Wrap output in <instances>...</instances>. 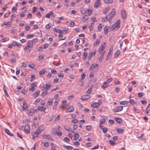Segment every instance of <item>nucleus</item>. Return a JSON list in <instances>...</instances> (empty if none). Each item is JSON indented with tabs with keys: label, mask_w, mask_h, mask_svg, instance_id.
<instances>
[{
	"label": "nucleus",
	"mask_w": 150,
	"mask_h": 150,
	"mask_svg": "<svg viewBox=\"0 0 150 150\" xmlns=\"http://www.w3.org/2000/svg\"><path fill=\"white\" fill-rule=\"evenodd\" d=\"M45 129V127L43 125L40 126L38 128L37 130L34 132H33L31 133V135L33 136V139H34L35 138L37 137L42 132L44 131Z\"/></svg>",
	"instance_id": "1"
},
{
	"label": "nucleus",
	"mask_w": 150,
	"mask_h": 150,
	"mask_svg": "<svg viewBox=\"0 0 150 150\" xmlns=\"http://www.w3.org/2000/svg\"><path fill=\"white\" fill-rule=\"evenodd\" d=\"M120 20L117 19L116 22L113 24L111 27L112 30H114L115 29H118L120 27Z\"/></svg>",
	"instance_id": "2"
},
{
	"label": "nucleus",
	"mask_w": 150,
	"mask_h": 150,
	"mask_svg": "<svg viewBox=\"0 0 150 150\" xmlns=\"http://www.w3.org/2000/svg\"><path fill=\"white\" fill-rule=\"evenodd\" d=\"M102 101L100 100H98V103L94 102L91 105V106L93 108H98L101 104Z\"/></svg>",
	"instance_id": "3"
},
{
	"label": "nucleus",
	"mask_w": 150,
	"mask_h": 150,
	"mask_svg": "<svg viewBox=\"0 0 150 150\" xmlns=\"http://www.w3.org/2000/svg\"><path fill=\"white\" fill-rule=\"evenodd\" d=\"M115 10L114 8H113V9H112L110 12V17L109 19L108 20V21L110 22V21L111 20L112 18L113 17L115 16Z\"/></svg>",
	"instance_id": "4"
},
{
	"label": "nucleus",
	"mask_w": 150,
	"mask_h": 150,
	"mask_svg": "<svg viewBox=\"0 0 150 150\" xmlns=\"http://www.w3.org/2000/svg\"><path fill=\"white\" fill-rule=\"evenodd\" d=\"M25 132L27 134H28L30 132V128L29 125L28 124H26L24 128Z\"/></svg>",
	"instance_id": "5"
},
{
	"label": "nucleus",
	"mask_w": 150,
	"mask_h": 150,
	"mask_svg": "<svg viewBox=\"0 0 150 150\" xmlns=\"http://www.w3.org/2000/svg\"><path fill=\"white\" fill-rule=\"evenodd\" d=\"M123 110V107L122 106H120L114 108L113 111L115 112H119Z\"/></svg>",
	"instance_id": "6"
},
{
	"label": "nucleus",
	"mask_w": 150,
	"mask_h": 150,
	"mask_svg": "<svg viewBox=\"0 0 150 150\" xmlns=\"http://www.w3.org/2000/svg\"><path fill=\"white\" fill-rule=\"evenodd\" d=\"M42 137L43 139H47L49 140H53L51 136L49 134H44L42 136Z\"/></svg>",
	"instance_id": "7"
},
{
	"label": "nucleus",
	"mask_w": 150,
	"mask_h": 150,
	"mask_svg": "<svg viewBox=\"0 0 150 150\" xmlns=\"http://www.w3.org/2000/svg\"><path fill=\"white\" fill-rule=\"evenodd\" d=\"M104 45H102L101 46L99 47L98 52L100 53H101L102 51L104 50L105 48V43H104Z\"/></svg>",
	"instance_id": "8"
},
{
	"label": "nucleus",
	"mask_w": 150,
	"mask_h": 150,
	"mask_svg": "<svg viewBox=\"0 0 150 150\" xmlns=\"http://www.w3.org/2000/svg\"><path fill=\"white\" fill-rule=\"evenodd\" d=\"M27 46L31 48H32L33 47V44L32 41L30 40H28L27 41Z\"/></svg>",
	"instance_id": "9"
},
{
	"label": "nucleus",
	"mask_w": 150,
	"mask_h": 150,
	"mask_svg": "<svg viewBox=\"0 0 150 150\" xmlns=\"http://www.w3.org/2000/svg\"><path fill=\"white\" fill-rule=\"evenodd\" d=\"M90 97L91 96L89 95H84L81 97V99L83 100H86L89 99Z\"/></svg>",
	"instance_id": "10"
},
{
	"label": "nucleus",
	"mask_w": 150,
	"mask_h": 150,
	"mask_svg": "<svg viewBox=\"0 0 150 150\" xmlns=\"http://www.w3.org/2000/svg\"><path fill=\"white\" fill-rule=\"evenodd\" d=\"M100 5V0H96L94 3V6L95 8H97Z\"/></svg>",
	"instance_id": "11"
},
{
	"label": "nucleus",
	"mask_w": 150,
	"mask_h": 150,
	"mask_svg": "<svg viewBox=\"0 0 150 150\" xmlns=\"http://www.w3.org/2000/svg\"><path fill=\"white\" fill-rule=\"evenodd\" d=\"M23 110H26L28 108V105L26 103L25 101H24L23 102Z\"/></svg>",
	"instance_id": "12"
},
{
	"label": "nucleus",
	"mask_w": 150,
	"mask_h": 150,
	"mask_svg": "<svg viewBox=\"0 0 150 150\" xmlns=\"http://www.w3.org/2000/svg\"><path fill=\"white\" fill-rule=\"evenodd\" d=\"M98 65L97 64H92L90 66L89 68V70H92L93 69L95 68H98Z\"/></svg>",
	"instance_id": "13"
},
{
	"label": "nucleus",
	"mask_w": 150,
	"mask_h": 150,
	"mask_svg": "<svg viewBox=\"0 0 150 150\" xmlns=\"http://www.w3.org/2000/svg\"><path fill=\"white\" fill-rule=\"evenodd\" d=\"M11 25V22L10 21L8 22H3V23L2 24V26H3L4 25H6L7 27H10Z\"/></svg>",
	"instance_id": "14"
},
{
	"label": "nucleus",
	"mask_w": 150,
	"mask_h": 150,
	"mask_svg": "<svg viewBox=\"0 0 150 150\" xmlns=\"http://www.w3.org/2000/svg\"><path fill=\"white\" fill-rule=\"evenodd\" d=\"M105 54V52H103L100 54V57H99V61L101 62L103 59V58Z\"/></svg>",
	"instance_id": "15"
},
{
	"label": "nucleus",
	"mask_w": 150,
	"mask_h": 150,
	"mask_svg": "<svg viewBox=\"0 0 150 150\" xmlns=\"http://www.w3.org/2000/svg\"><path fill=\"white\" fill-rule=\"evenodd\" d=\"M74 110V108L72 107H70L67 110L66 112L67 113L70 112H72Z\"/></svg>",
	"instance_id": "16"
},
{
	"label": "nucleus",
	"mask_w": 150,
	"mask_h": 150,
	"mask_svg": "<svg viewBox=\"0 0 150 150\" xmlns=\"http://www.w3.org/2000/svg\"><path fill=\"white\" fill-rule=\"evenodd\" d=\"M121 15L122 17L123 18H125L126 17V15L125 11L124 10H122L121 11Z\"/></svg>",
	"instance_id": "17"
},
{
	"label": "nucleus",
	"mask_w": 150,
	"mask_h": 150,
	"mask_svg": "<svg viewBox=\"0 0 150 150\" xmlns=\"http://www.w3.org/2000/svg\"><path fill=\"white\" fill-rule=\"evenodd\" d=\"M36 110L33 109H31L29 113V115L30 116L33 115L34 113L35 112Z\"/></svg>",
	"instance_id": "18"
},
{
	"label": "nucleus",
	"mask_w": 150,
	"mask_h": 150,
	"mask_svg": "<svg viewBox=\"0 0 150 150\" xmlns=\"http://www.w3.org/2000/svg\"><path fill=\"white\" fill-rule=\"evenodd\" d=\"M109 27L108 26H105L104 28V33L105 35H107L108 33Z\"/></svg>",
	"instance_id": "19"
},
{
	"label": "nucleus",
	"mask_w": 150,
	"mask_h": 150,
	"mask_svg": "<svg viewBox=\"0 0 150 150\" xmlns=\"http://www.w3.org/2000/svg\"><path fill=\"white\" fill-rule=\"evenodd\" d=\"M79 137V135L78 133H75L74 135V139L75 140H76Z\"/></svg>",
	"instance_id": "20"
},
{
	"label": "nucleus",
	"mask_w": 150,
	"mask_h": 150,
	"mask_svg": "<svg viewBox=\"0 0 150 150\" xmlns=\"http://www.w3.org/2000/svg\"><path fill=\"white\" fill-rule=\"evenodd\" d=\"M108 84L106 83V82H105L103 85L101 86V87L102 88L105 89L108 87Z\"/></svg>",
	"instance_id": "21"
},
{
	"label": "nucleus",
	"mask_w": 150,
	"mask_h": 150,
	"mask_svg": "<svg viewBox=\"0 0 150 150\" xmlns=\"http://www.w3.org/2000/svg\"><path fill=\"white\" fill-rule=\"evenodd\" d=\"M38 109L40 111H44L46 109V108L42 106H39L38 107Z\"/></svg>",
	"instance_id": "22"
},
{
	"label": "nucleus",
	"mask_w": 150,
	"mask_h": 150,
	"mask_svg": "<svg viewBox=\"0 0 150 150\" xmlns=\"http://www.w3.org/2000/svg\"><path fill=\"white\" fill-rule=\"evenodd\" d=\"M120 53V52L119 50H117L115 52L114 54V57H117Z\"/></svg>",
	"instance_id": "23"
},
{
	"label": "nucleus",
	"mask_w": 150,
	"mask_h": 150,
	"mask_svg": "<svg viewBox=\"0 0 150 150\" xmlns=\"http://www.w3.org/2000/svg\"><path fill=\"white\" fill-rule=\"evenodd\" d=\"M52 99H50L47 101V104L51 106L52 104Z\"/></svg>",
	"instance_id": "24"
},
{
	"label": "nucleus",
	"mask_w": 150,
	"mask_h": 150,
	"mask_svg": "<svg viewBox=\"0 0 150 150\" xmlns=\"http://www.w3.org/2000/svg\"><path fill=\"white\" fill-rule=\"evenodd\" d=\"M63 147L65 149L69 150H71L73 149V147L69 146L64 145L63 146Z\"/></svg>",
	"instance_id": "25"
},
{
	"label": "nucleus",
	"mask_w": 150,
	"mask_h": 150,
	"mask_svg": "<svg viewBox=\"0 0 150 150\" xmlns=\"http://www.w3.org/2000/svg\"><path fill=\"white\" fill-rule=\"evenodd\" d=\"M5 132L7 134H8V135H10V136H12L13 135V134H12L11 132H10L9 130L8 129H5L4 130Z\"/></svg>",
	"instance_id": "26"
},
{
	"label": "nucleus",
	"mask_w": 150,
	"mask_h": 150,
	"mask_svg": "<svg viewBox=\"0 0 150 150\" xmlns=\"http://www.w3.org/2000/svg\"><path fill=\"white\" fill-rule=\"evenodd\" d=\"M110 10V8L108 7H106L104 10L103 13L104 14H106L108 13Z\"/></svg>",
	"instance_id": "27"
},
{
	"label": "nucleus",
	"mask_w": 150,
	"mask_h": 150,
	"mask_svg": "<svg viewBox=\"0 0 150 150\" xmlns=\"http://www.w3.org/2000/svg\"><path fill=\"white\" fill-rule=\"evenodd\" d=\"M128 102L126 101H121L120 102V104L122 105H125L128 104Z\"/></svg>",
	"instance_id": "28"
},
{
	"label": "nucleus",
	"mask_w": 150,
	"mask_h": 150,
	"mask_svg": "<svg viewBox=\"0 0 150 150\" xmlns=\"http://www.w3.org/2000/svg\"><path fill=\"white\" fill-rule=\"evenodd\" d=\"M42 90L44 91L47 92L48 91V89L45 87V84H43L42 87Z\"/></svg>",
	"instance_id": "29"
},
{
	"label": "nucleus",
	"mask_w": 150,
	"mask_h": 150,
	"mask_svg": "<svg viewBox=\"0 0 150 150\" xmlns=\"http://www.w3.org/2000/svg\"><path fill=\"white\" fill-rule=\"evenodd\" d=\"M45 87L48 89L49 88L50 86H51V84L50 83H47L45 85Z\"/></svg>",
	"instance_id": "30"
},
{
	"label": "nucleus",
	"mask_w": 150,
	"mask_h": 150,
	"mask_svg": "<svg viewBox=\"0 0 150 150\" xmlns=\"http://www.w3.org/2000/svg\"><path fill=\"white\" fill-rule=\"evenodd\" d=\"M93 55V53L92 52H90L89 54V55L88 57V60H90L92 58Z\"/></svg>",
	"instance_id": "31"
},
{
	"label": "nucleus",
	"mask_w": 150,
	"mask_h": 150,
	"mask_svg": "<svg viewBox=\"0 0 150 150\" xmlns=\"http://www.w3.org/2000/svg\"><path fill=\"white\" fill-rule=\"evenodd\" d=\"M107 4H110L113 2V0H103Z\"/></svg>",
	"instance_id": "32"
},
{
	"label": "nucleus",
	"mask_w": 150,
	"mask_h": 150,
	"mask_svg": "<svg viewBox=\"0 0 150 150\" xmlns=\"http://www.w3.org/2000/svg\"><path fill=\"white\" fill-rule=\"evenodd\" d=\"M57 129L56 128H52V132L54 135L56 134V133L57 132Z\"/></svg>",
	"instance_id": "33"
},
{
	"label": "nucleus",
	"mask_w": 150,
	"mask_h": 150,
	"mask_svg": "<svg viewBox=\"0 0 150 150\" xmlns=\"http://www.w3.org/2000/svg\"><path fill=\"white\" fill-rule=\"evenodd\" d=\"M116 131L119 133H122V132L123 130L121 128H117L116 129Z\"/></svg>",
	"instance_id": "34"
},
{
	"label": "nucleus",
	"mask_w": 150,
	"mask_h": 150,
	"mask_svg": "<svg viewBox=\"0 0 150 150\" xmlns=\"http://www.w3.org/2000/svg\"><path fill=\"white\" fill-rule=\"evenodd\" d=\"M46 72V70L45 69H42L39 72V75H41L44 74Z\"/></svg>",
	"instance_id": "35"
},
{
	"label": "nucleus",
	"mask_w": 150,
	"mask_h": 150,
	"mask_svg": "<svg viewBox=\"0 0 150 150\" xmlns=\"http://www.w3.org/2000/svg\"><path fill=\"white\" fill-rule=\"evenodd\" d=\"M100 40H99L98 39H97L96 41L93 44L94 46H96L97 45L99 44L100 43Z\"/></svg>",
	"instance_id": "36"
},
{
	"label": "nucleus",
	"mask_w": 150,
	"mask_h": 150,
	"mask_svg": "<svg viewBox=\"0 0 150 150\" xmlns=\"http://www.w3.org/2000/svg\"><path fill=\"white\" fill-rule=\"evenodd\" d=\"M87 55V53L86 52H84L83 53V59L85 60L86 59V57Z\"/></svg>",
	"instance_id": "37"
},
{
	"label": "nucleus",
	"mask_w": 150,
	"mask_h": 150,
	"mask_svg": "<svg viewBox=\"0 0 150 150\" xmlns=\"http://www.w3.org/2000/svg\"><path fill=\"white\" fill-rule=\"evenodd\" d=\"M115 120L116 122L118 123H120L122 122V120L120 118H116Z\"/></svg>",
	"instance_id": "38"
},
{
	"label": "nucleus",
	"mask_w": 150,
	"mask_h": 150,
	"mask_svg": "<svg viewBox=\"0 0 150 150\" xmlns=\"http://www.w3.org/2000/svg\"><path fill=\"white\" fill-rule=\"evenodd\" d=\"M64 141L68 143L70 142V140L67 137H65L64 139Z\"/></svg>",
	"instance_id": "39"
},
{
	"label": "nucleus",
	"mask_w": 150,
	"mask_h": 150,
	"mask_svg": "<svg viewBox=\"0 0 150 150\" xmlns=\"http://www.w3.org/2000/svg\"><path fill=\"white\" fill-rule=\"evenodd\" d=\"M52 25L50 23L47 24L45 26V28L47 29H49L51 27Z\"/></svg>",
	"instance_id": "40"
},
{
	"label": "nucleus",
	"mask_w": 150,
	"mask_h": 150,
	"mask_svg": "<svg viewBox=\"0 0 150 150\" xmlns=\"http://www.w3.org/2000/svg\"><path fill=\"white\" fill-rule=\"evenodd\" d=\"M28 67L32 69L35 68V66L33 64H30L28 65Z\"/></svg>",
	"instance_id": "41"
},
{
	"label": "nucleus",
	"mask_w": 150,
	"mask_h": 150,
	"mask_svg": "<svg viewBox=\"0 0 150 150\" xmlns=\"http://www.w3.org/2000/svg\"><path fill=\"white\" fill-rule=\"evenodd\" d=\"M92 89L91 88H90L88 89L86 93L87 94H90L92 93Z\"/></svg>",
	"instance_id": "42"
},
{
	"label": "nucleus",
	"mask_w": 150,
	"mask_h": 150,
	"mask_svg": "<svg viewBox=\"0 0 150 150\" xmlns=\"http://www.w3.org/2000/svg\"><path fill=\"white\" fill-rule=\"evenodd\" d=\"M34 35L33 34H30L28 35H27L26 36V38H33L34 37Z\"/></svg>",
	"instance_id": "43"
},
{
	"label": "nucleus",
	"mask_w": 150,
	"mask_h": 150,
	"mask_svg": "<svg viewBox=\"0 0 150 150\" xmlns=\"http://www.w3.org/2000/svg\"><path fill=\"white\" fill-rule=\"evenodd\" d=\"M40 93V91H37L36 92H35V93H34V96L35 97H37L39 94Z\"/></svg>",
	"instance_id": "44"
},
{
	"label": "nucleus",
	"mask_w": 150,
	"mask_h": 150,
	"mask_svg": "<svg viewBox=\"0 0 150 150\" xmlns=\"http://www.w3.org/2000/svg\"><path fill=\"white\" fill-rule=\"evenodd\" d=\"M86 74L85 73H83L81 74V79L82 80H83L85 78Z\"/></svg>",
	"instance_id": "45"
},
{
	"label": "nucleus",
	"mask_w": 150,
	"mask_h": 150,
	"mask_svg": "<svg viewBox=\"0 0 150 150\" xmlns=\"http://www.w3.org/2000/svg\"><path fill=\"white\" fill-rule=\"evenodd\" d=\"M56 134H57L59 137H60L62 135V133L61 132L59 131L58 132H57Z\"/></svg>",
	"instance_id": "46"
},
{
	"label": "nucleus",
	"mask_w": 150,
	"mask_h": 150,
	"mask_svg": "<svg viewBox=\"0 0 150 150\" xmlns=\"http://www.w3.org/2000/svg\"><path fill=\"white\" fill-rule=\"evenodd\" d=\"M89 18V17L88 16H85L82 18V19H83L84 21L88 20Z\"/></svg>",
	"instance_id": "47"
},
{
	"label": "nucleus",
	"mask_w": 150,
	"mask_h": 150,
	"mask_svg": "<svg viewBox=\"0 0 150 150\" xmlns=\"http://www.w3.org/2000/svg\"><path fill=\"white\" fill-rule=\"evenodd\" d=\"M130 104L133 105L135 103L134 102V100L133 99H130L129 100V102H128Z\"/></svg>",
	"instance_id": "48"
},
{
	"label": "nucleus",
	"mask_w": 150,
	"mask_h": 150,
	"mask_svg": "<svg viewBox=\"0 0 150 150\" xmlns=\"http://www.w3.org/2000/svg\"><path fill=\"white\" fill-rule=\"evenodd\" d=\"M98 29L99 31H100L102 29V27L100 23L98 25Z\"/></svg>",
	"instance_id": "49"
},
{
	"label": "nucleus",
	"mask_w": 150,
	"mask_h": 150,
	"mask_svg": "<svg viewBox=\"0 0 150 150\" xmlns=\"http://www.w3.org/2000/svg\"><path fill=\"white\" fill-rule=\"evenodd\" d=\"M30 28V27L29 26H26L25 28V30L26 31L29 30Z\"/></svg>",
	"instance_id": "50"
},
{
	"label": "nucleus",
	"mask_w": 150,
	"mask_h": 150,
	"mask_svg": "<svg viewBox=\"0 0 150 150\" xmlns=\"http://www.w3.org/2000/svg\"><path fill=\"white\" fill-rule=\"evenodd\" d=\"M94 73L93 71H91L89 74V77L90 78L93 77H94Z\"/></svg>",
	"instance_id": "51"
},
{
	"label": "nucleus",
	"mask_w": 150,
	"mask_h": 150,
	"mask_svg": "<svg viewBox=\"0 0 150 150\" xmlns=\"http://www.w3.org/2000/svg\"><path fill=\"white\" fill-rule=\"evenodd\" d=\"M112 78L108 79L105 82H106V83L108 84V83L112 81Z\"/></svg>",
	"instance_id": "52"
},
{
	"label": "nucleus",
	"mask_w": 150,
	"mask_h": 150,
	"mask_svg": "<svg viewBox=\"0 0 150 150\" xmlns=\"http://www.w3.org/2000/svg\"><path fill=\"white\" fill-rule=\"evenodd\" d=\"M71 122L72 123H76L78 122V120L76 119H74L71 120Z\"/></svg>",
	"instance_id": "53"
},
{
	"label": "nucleus",
	"mask_w": 150,
	"mask_h": 150,
	"mask_svg": "<svg viewBox=\"0 0 150 150\" xmlns=\"http://www.w3.org/2000/svg\"><path fill=\"white\" fill-rule=\"evenodd\" d=\"M105 122V120L104 118H102L100 119V123L102 124L104 123Z\"/></svg>",
	"instance_id": "54"
},
{
	"label": "nucleus",
	"mask_w": 150,
	"mask_h": 150,
	"mask_svg": "<svg viewBox=\"0 0 150 150\" xmlns=\"http://www.w3.org/2000/svg\"><path fill=\"white\" fill-rule=\"evenodd\" d=\"M109 143L112 145H114L115 144V142L112 140H110L109 141Z\"/></svg>",
	"instance_id": "55"
},
{
	"label": "nucleus",
	"mask_w": 150,
	"mask_h": 150,
	"mask_svg": "<svg viewBox=\"0 0 150 150\" xmlns=\"http://www.w3.org/2000/svg\"><path fill=\"white\" fill-rule=\"evenodd\" d=\"M102 130H103V132L104 133H105L107 131V128L105 127L103 128Z\"/></svg>",
	"instance_id": "56"
},
{
	"label": "nucleus",
	"mask_w": 150,
	"mask_h": 150,
	"mask_svg": "<svg viewBox=\"0 0 150 150\" xmlns=\"http://www.w3.org/2000/svg\"><path fill=\"white\" fill-rule=\"evenodd\" d=\"M25 23L24 21H22L19 24V26H23Z\"/></svg>",
	"instance_id": "57"
},
{
	"label": "nucleus",
	"mask_w": 150,
	"mask_h": 150,
	"mask_svg": "<svg viewBox=\"0 0 150 150\" xmlns=\"http://www.w3.org/2000/svg\"><path fill=\"white\" fill-rule=\"evenodd\" d=\"M60 118V115H58L55 118V120L56 121L58 120Z\"/></svg>",
	"instance_id": "58"
},
{
	"label": "nucleus",
	"mask_w": 150,
	"mask_h": 150,
	"mask_svg": "<svg viewBox=\"0 0 150 150\" xmlns=\"http://www.w3.org/2000/svg\"><path fill=\"white\" fill-rule=\"evenodd\" d=\"M11 44L13 46H16L17 45V42L16 41H13Z\"/></svg>",
	"instance_id": "59"
},
{
	"label": "nucleus",
	"mask_w": 150,
	"mask_h": 150,
	"mask_svg": "<svg viewBox=\"0 0 150 150\" xmlns=\"http://www.w3.org/2000/svg\"><path fill=\"white\" fill-rule=\"evenodd\" d=\"M92 12V11L90 9H88L87 10V13L89 15H90L91 14Z\"/></svg>",
	"instance_id": "60"
},
{
	"label": "nucleus",
	"mask_w": 150,
	"mask_h": 150,
	"mask_svg": "<svg viewBox=\"0 0 150 150\" xmlns=\"http://www.w3.org/2000/svg\"><path fill=\"white\" fill-rule=\"evenodd\" d=\"M49 44H46L44 45V48L46 49L47 47L49 46Z\"/></svg>",
	"instance_id": "61"
},
{
	"label": "nucleus",
	"mask_w": 150,
	"mask_h": 150,
	"mask_svg": "<svg viewBox=\"0 0 150 150\" xmlns=\"http://www.w3.org/2000/svg\"><path fill=\"white\" fill-rule=\"evenodd\" d=\"M102 21L103 22H105L108 21L107 17L106 16L105 18H103L102 19Z\"/></svg>",
	"instance_id": "62"
},
{
	"label": "nucleus",
	"mask_w": 150,
	"mask_h": 150,
	"mask_svg": "<svg viewBox=\"0 0 150 150\" xmlns=\"http://www.w3.org/2000/svg\"><path fill=\"white\" fill-rule=\"evenodd\" d=\"M74 23L73 21H71L70 23L69 26L70 27H72L74 25Z\"/></svg>",
	"instance_id": "63"
},
{
	"label": "nucleus",
	"mask_w": 150,
	"mask_h": 150,
	"mask_svg": "<svg viewBox=\"0 0 150 150\" xmlns=\"http://www.w3.org/2000/svg\"><path fill=\"white\" fill-rule=\"evenodd\" d=\"M58 75L59 77H61L62 78H63L64 74L62 73H60L59 74H58Z\"/></svg>",
	"instance_id": "64"
}]
</instances>
